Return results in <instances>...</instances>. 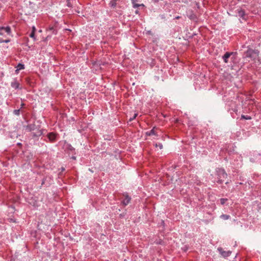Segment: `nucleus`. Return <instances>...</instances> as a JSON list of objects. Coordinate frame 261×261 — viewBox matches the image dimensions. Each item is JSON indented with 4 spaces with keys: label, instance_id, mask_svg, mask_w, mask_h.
<instances>
[{
    "label": "nucleus",
    "instance_id": "29",
    "mask_svg": "<svg viewBox=\"0 0 261 261\" xmlns=\"http://www.w3.org/2000/svg\"><path fill=\"white\" fill-rule=\"evenodd\" d=\"M64 170H65V168H64V167H62V168H61V171H64Z\"/></svg>",
    "mask_w": 261,
    "mask_h": 261
},
{
    "label": "nucleus",
    "instance_id": "8",
    "mask_svg": "<svg viewBox=\"0 0 261 261\" xmlns=\"http://www.w3.org/2000/svg\"><path fill=\"white\" fill-rule=\"evenodd\" d=\"M233 53H229L226 52L224 56L222 57L224 62L225 63H228V59L230 57V55H232Z\"/></svg>",
    "mask_w": 261,
    "mask_h": 261
},
{
    "label": "nucleus",
    "instance_id": "26",
    "mask_svg": "<svg viewBox=\"0 0 261 261\" xmlns=\"http://www.w3.org/2000/svg\"><path fill=\"white\" fill-rule=\"evenodd\" d=\"M4 43V40L2 38H0V43Z\"/></svg>",
    "mask_w": 261,
    "mask_h": 261
},
{
    "label": "nucleus",
    "instance_id": "31",
    "mask_svg": "<svg viewBox=\"0 0 261 261\" xmlns=\"http://www.w3.org/2000/svg\"><path fill=\"white\" fill-rule=\"evenodd\" d=\"M183 2L186 3L187 2L188 0H182Z\"/></svg>",
    "mask_w": 261,
    "mask_h": 261
},
{
    "label": "nucleus",
    "instance_id": "18",
    "mask_svg": "<svg viewBox=\"0 0 261 261\" xmlns=\"http://www.w3.org/2000/svg\"><path fill=\"white\" fill-rule=\"evenodd\" d=\"M227 200V199L226 198H221L220 199V202H221V204L223 205L225 204V202Z\"/></svg>",
    "mask_w": 261,
    "mask_h": 261
},
{
    "label": "nucleus",
    "instance_id": "23",
    "mask_svg": "<svg viewBox=\"0 0 261 261\" xmlns=\"http://www.w3.org/2000/svg\"><path fill=\"white\" fill-rule=\"evenodd\" d=\"M50 30H53V33L54 34H56L57 33L56 31H55L54 30L53 28H50Z\"/></svg>",
    "mask_w": 261,
    "mask_h": 261
},
{
    "label": "nucleus",
    "instance_id": "5",
    "mask_svg": "<svg viewBox=\"0 0 261 261\" xmlns=\"http://www.w3.org/2000/svg\"><path fill=\"white\" fill-rule=\"evenodd\" d=\"M217 250L219 251V252L220 253V254H221V255L224 257H227L230 256V255L231 253V252L230 251H224L223 250V249L221 247H219L217 249Z\"/></svg>",
    "mask_w": 261,
    "mask_h": 261
},
{
    "label": "nucleus",
    "instance_id": "28",
    "mask_svg": "<svg viewBox=\"0 0 261 261\" xmlns=\"http://www.w3.org/2000/svg\"><path fill=\"white\" fill-rule=\"evenodd\" d=\"M148 34H151V31H147V33Z\"/></svg>",
    "mask_w": 261,
    "mask_h": 261
},
{
    "label": "nucleus",
    "instance_id": "20",
    "mask_svg": "<svg viewBox=\"0 0 261 261\" xmlns=\"http://www.w3.org/2000/svg\"><path fill=\"white\" fill-rule=\"evenodd\" d=\"M137 114L136 113L134 115L133 117H130L129 119V121H133L134 119H135L136 118V117H137Z\"/></svg>",
    "mask_w": 261,
    "mask_h": 261
},
{
    "label": "nucleus",
    "instance_id": "6",
    "mask_svg": "<svg viewBox=\"0 0 261 261\" xmlns=\"http://www.w3.org/2000/svg\"><path fill=\"white\" fill-rule=\"evenodd\" d=\"M25 130L28 132L34 130L36 128V126L35 124H30L27 126H23Z\"/></svg>",
    "mask_w": 261,
    "mask_h": 261
},
{
    "label": "nucleus",
    "instance_id": "15",
    "mask_svg": "<svg viewBox=\"0 0 261 261\" xmlns=\"http://www.w3.org/2000/svg\"><path fill=\"white\" fill-rule=\"evenodd\" d=\"M241 119H246V120H250L251 119V117L248 115H242Z\"/></svg>",
    "mask_w": 261,
    "mask_h": 261
},
{
    "label": "nucleus",
    "instance_id": "11",
    "mask_svg": "<svg viewBox=\"0 0 261 261\" xmlns=\"http://www.w3.org/2000/svg\"><path fill=\"white\" fill-rule=\"evenodd\" d=\"M146 135L151 136V135H155L157 136L156 132L155 131V128L153 127L151 130L149 132H147L146 133Z\"/></svg>",
    "mask_w": 261,
    "mask_h": 261
},
{
    "label": "nucleus",
    "instance_id": "9",
    "mask_svg": "<svg viewBox=\"0 0 261 261\" xmlns=\"http://www.w3.org/2000/svg\"><path fill=\"white\" fill-rule=\"evenodd\" d=\"M11 86L15 89H17L19 88V84L16 80H14L11 83Z\"/></svg>",
    "mask_w": 261,
    "mask_h": 261
},
{
    "label": "nucleus",
    "instance_id": "34",
    "mask_svg": "<svg viewBox=\"0 0 261 261\" xmlns=\"http://www.w3.org/2000/svg\"><path fill=\"white\" fill-rule=\"evenodd\" d=\"M23 105H24V104H23V103H21V107H23Z\"/></svg>",
    "mask_w": 261,
    "mask_h": 261
},
{
    "label": "nucleus",
    "instance_id": "25",
    "mask_svg": "<svg viewBox=\"0 0 261 261\" xmlns=\"http://www.w3.org/2000/svg\"><path fill=\"white\" fill-rule=\"evenodd\" d=\"M10 41L9 40H4V42L8 43Z\"/></svg>",
    "mask_w": 261,
    "mask_h": 261
},
{
    "label": "nucleus",
    "instance_id": "30",
    "mask_svg": "<svg viewBox=\"0 0 261 261\" xmlns=\"http://www.w3.org/2000/svg\"><path fill=\"white\" fill-rule=\"evenodd\" d=\"M135 13L136 14H139V11L138 10H136Z\"/></svg>",
    "mask_w": 261,
    "mask_h": 261
},
{
    "label": "nucleus",
    "instance_id": "17",
    "mask_svg": "<svg viewBox=\"0 0 261 261\" xmlns=\"http://www.w3.org/2000/svg\"><path fill=\"white\" fill-rule=\"evenodd\" d=\"M13 113H14V114H15L16 115H17V116L19 115L20 114V110L19 109L14 110L13 111Z\"/></svg>",
    "mask_w": 261,
    "mask_h": 261
},
{
    "label": "nucleus",
    "instance_id": "22",
    "mask_svg": "<svg viewBox=\"0 0 261 261\" xmlns=\"http://www.w3.org/2000/svg\"><path fill=\"white\" fill-rule=\"evenodd\" d=\"M35 31H36V28H35V27L34 26H33L32 27V32H34L35 33Z\"/></svg>",
    "mask_w": 261,
    "mask_h": 261
},
{
    "label": "nucleus",
    "instance_id": "27",
    "mask_svg": "<svg viewBox=\"0 0 261 261\" xmlns=\"http://www.w3.org/2000/svg\"><path fill=\"white\" fill-rule=\"evenodd\" d=\"M144 5L143 4H139V7H144Z\"/></svg>",
    "mask_w": 261,
    "mask_h": 261
},
{
    "label": "nucleus",
    "instance_id": "16",
    "mask_svg": "<svg viewBox=\"0 0 261 261\" xmlns=\"http://www.w3.org/2000/svg\"><path fill=\"white\" fill-rule=\"evenodd\" d=\"M109 5H110V7H111L112 8H114L116 7V3L115 1H111Z\"/></svg>",
    "mask_w": 261,
    "mask_h": 261
},
{
    "label": "nucleus",
    "instance_id": "12",
    "mask_svg": "<svg viewBox=\"0 0 261 261\" xmlns=\"http://www.w3.org/2000/svg\"><path fill=\"white\" fill-rule=\"evenodd\" d=\"M56 137V136L55 134L53 133H49L48 135V139H49V140H50L51 141H53L54 140H55Z\"/></svg>",
    "mask_w": 261,
    "mask_h": 261
},
{
    "label": "nucleus",
    "instance_id": "7",
    "mask_svg": "<svg viewBox=\"0 0 261 261\" xmlns=\"http://www.w3.org/2000/svg\"><path fill=\"white\" fill-rule=\"evenodd\" d=\"M236 13L239 17L243 19H245V12L241 8H238L236 10Z\"/></svg>",
    "mask_w": 261,
    "mask_h": 261
},
{
    "label": "nucleus",
    "instance_id": "32",
    "mask_svg": "<svg viewBox=\"0 0 261 261\" xmlns=\"http://www.w3.org/2000/svg\"><path fill=\"white\" fill-rule=\"evenodd\" d=\"M72 158L73 159H74V160H75V156H72Z\"/></svg>",
    "mask_w": 261,
    "mask_h": 261
},
{
    "label": "nucleus",
    "instance_id": "3",
    "mask_svg": "<svg viewBox=\"0 0 261 261\" xmlns=\"http://www.w3.org/2000/svg\"><path fill=\"white\" fill-rule=\"evenodd\" d=\"M123 196L124 199L121 201V203L123 206L127 205L131 200V197L128 195L127 193H123Z\"/></svg>",
    "mask_w": 261,
    "mask_h": 261
},
{
    "label": "nucleus",
    "instance_id": "10",
    "mask_svg": "<svg viewBox=\"0 0 261 261\" xmlns=\"http://www.w3.org/2000/svg\"><path fill=\"white\" fill-rule=\"evenodd\" d=\"M16 68V69L15 70V72L18 73L19 70L24 69V65L21 63H19Z\"/></svg>",
    "mask_w": 261,
    "mask_h": 261
},
{
    "label": "nucleus",
    "instance_id": "1",
    "mask_svg": "<svg viewBox=\"0 0 261 261\" xmlns=\"http://www.w3.org/2000/svg\"><path fill=\"white\" fill-rule=\"evenodd\" d=\"M216 172L218 178L217 182L220 184L222 183L227 176V173L225 170L222 168H218L217 169Z\"/></svg>",
    "mask_w": 261,
    "mask_h": 261
},
{
    "label": "nucleus",
    "instance_id": "33",
    "mask_svg": "<svg viewBox=\"0 0 261 261\" xmlns=\"http://www.w3.org/2000/svg\"><path fill=\"white\" fill-rule=\"evenodd\" d=\"M17 144H18V145H21V143H18Z\"/></svg>",
    "mask_w": 261,
    "mask_h": 261
},
{
    "label": "nucleus",
    "instance_id": "14",
    "mask_svg": "<svg viewBox=\"0 0 261 261\" xmlns=\"http://www.w3.org/2000/svg\"><path fill=\"white\" fill-rule=\"evenodd\" d=\"M230 216L229 215H225V214H222V215H221L220 216V218L223 219V220H227V219H229L230 218Z\"/></svg>",
    "mask_w": 261,
    "mask_h": 261
},
{
    "label": "nucleus",
    "instance_id": "24",
    "mask_svg": "<svg viewBox=\"0 0 261 261\" xmlns=\"http://www.w3.org/2000/svg\"><path fill=\"white\" fill-rule=\"evenodd\" d=\"M38 134H37V135L34 134L33 136H40L41 135V133L38 132Z\"/></svg>",
    "mask_w": 261,
    "mask_h": 261
},
{
    "label": "nucleus",
    "instance_id": "4",
    "mask_svg": "<svg viewBox=\"0 0 261 261\" xmlns=\"http://www.w3.org/2000/svg\"><path fill=\"white\" fill-rule=\"evenodd\" d=\"M4 32L6 33L8 35H10L11 33L10 27L9 26L6 27H0V35H3Z\"/></svg>",
    "mask_w": 261,
    "mask_h": 261
},
{
    "label": "nucleus",
    "instance_id": "19",
    "mask_svg": "<svg viewBox=\"0 0 261 261\" xmlns=\"http://www.w3.org/2000/svg\"><path fill=\"white\" fill-rule=\"evenodd\" d=\"M30 37L31 38H33V39H34V40H36V37H35V33H34V32H31V34H30Z\"/></svg>",
    "mask_w": 261,
    "mask_h": 261
},
{
    "label": "nucleus",
    "instance_id": "21",
    "mask_svg": "<svg viewBox=\"0 0 261 261\" xmlns=\"http://www.w3.org/2000/svg\"><path fill=\"white\" fill-rule=\"evenodd\" d=\"M155 146L156 147H159L161 149L163 148V145L162 144V143L156 144Z\"/></svg>",
    "mask_w": 261,
    "mask_h": 261
},
{
    "label": "nucleus",
    "instance_id": "2",
    "mask_svg": "<svg viewBox=\"0 0 261 261\" xmlns=\"http://www.w3.org/2000/svg\"><path fill=\"white\" fill-rule=\"evenodd\" d=\"M245 55L246 57L247 58L255 59L258 57L259 55V51L256 49L248 48L246 51Z\"/></svg>",
    "mask_w": 261,
    "mask_h": 261
},
{
    "label": "nucleus",
    "instance_id": "13",
    "mask_svg": "<svg viewBox=\"0 0 261 261\" xmlns=\"http://www.w3.org/2000/svg\"><path fill=\"white\" fill-rule=\"evenodd\" d=\"M131 2L134 8H137L139 7V4L137 3V0H131Z\"/></svg>",
    "mask_w": 261,
    "mask_h": 261
}]
</instances>
